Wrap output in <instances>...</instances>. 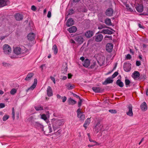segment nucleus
<instances>
[{"instance_id": "f03ea898", "label": "nucleus", "mask_w": 148, "mask_h": 148, "mask_svg": "<svg viewBox=\"0 0 148 148\" xmlns=\"http://www.w3.org/2000/svg\"><path fill=\"white\" fill-rule=\"evenodd\" d=\"M35 37V35L33 33H30L28 34L27 38L28 40L30 42L27 44V45L29 46H31L34 44Z\"/></svg>"}, {"instance_id": "1a4fd4ad", "label": "nucleus", "mask_w": 148, "mask_h": 148, "mask_svg": "<svg viewBox=\"0 0 148 148\" xmlns=\"http://www.w3.org/2000/svg\"><path fill=\"white\" fill-rule=\"evenodd\" d=\"M131 68V64L129 63H124L123 65V69L124 70L127 72L130 71Z\"/></svg>"}, {"instance_id": "39448f33", "label": "nucleus", "mask_w": 148, "mask_h": 148, "mask_svg": "<svg viewBox=\"0 0 148 148\" xmlns=\"http://www.w3.org/2000/svg\"><path fill=\"white\" fill-rule=\"evenodd\" d=\"M103 127V126L101 124L100 122L98 121L94 127L93 129L94 131L97 133L100 131L102 130V128Z\"/></svg>"}, {"instance_id": "f704fd0d", "label": "nucleus", "mask_w": 148, "mask_h": 148, "mask_svg": "<svg viewBox=\"0 0 148 148\" xmlns=\"http://www.w3.org/2000/svg\"><path fill=\"white\" fill-rule=\"evenodd\" d=\"M34 108L37 111H41L43 110V107L40 105L35 106Z\"/></svg>"}, {"instance_id": "603ef678", "label": "nucleus", "mask_w": 148, "mask_h": 148, "mask_svg": "<svg viewBox=\"0 0 148 148\" xmlns=\"http://www.w3.org/2000/svg\"><path fill=\"white\" fill-rule=\"evenodd\" d=\"M50 78L53 81L54 84H55L56 83V81L55 78L52 76H51L50 77Z\"/></svg>"}, {"instance_id": "7ed1b4c3", "label": "nucleus", "mask_w": 148, "mask_h": 148, "mask_svg": "<svg viewBox=\"0 0 148 148\" xmlns=\"http://www.w3.org/2000/svg\"><path fill=\"white\" fill-rule=\"evenodd\" d=\"M64 124L63 121L61 120L56 121L52 123L54 131L60 128V126Z\"/></svg>"}, {"instance_id": "5fc2aeb1", "label": "nucleus", "mask_w": 148, "mask_h": 148, "mask_svg": "<svg viewBox=\"0 0 148 148\" xmlns=\"http://www.w3.org/2000/svg\"><path fill=\"white\" fill-rule=\"evenodd\" d=\"M5 107V105L4 103H0V108H3Z\"/></svg>"}, {"instance_id": "864d4df0", "label": "nucleus", "mask_w": 148, "mask_h": 148, "mask_svg": "<svg viewBox=\"0 0 148 148\" xmlns=\"http://www.w3.org/2000/svg\"><path fill=\"white\" fill-rule=\"evenodd\" d=\"M141 65V63L140 61H137L136 62V65L137 66H139Z\"/></svg>"}, {"instance_id": "7c9ffc66", "label": "nucleus", "mask_w": 148, "mask_h": 148, "mask_svg": "<svg viewBox=\"0 0 148 148\" xmlns=\"http://www.w3.org/2000/svg\"><path fill=\"white\" fill-rule=\"evenodd\" d=\"M116 83L117 85L121 87H123V83L119 79H118L116 81Z\"/></svg>"}, {"instance_id": "2eb2a0df", "label": "nucleus", "mask_w": 148, "mask_h": 148, "mask_svg": "<svg viewBox=\"0 0 148 148\" xmlns=\"http://www.w3.org/2000/svg\"><path fill=\"white\" fill-rule=\"evenodd\" d=\"M140 108L143 111H146L147 109V106L145 102H143L140 106Z\"/></svg>"}, {"instance_id": "052dcab7", "label": "nucleus", "mask_w": 148, "mask_h": 148, "mask_svg": "<svg viewBox=\"0 0 148 148\" xmlns=\"http://www.w3.org/2000/svg\"><path fill=\"white\" fill-rule=\"evenodd\" d=\"M72 93L73 94V96L74 97H76L77 98H79H79H80L79 96L77 95H76L74 93Z\"/></svg>"}, {"instance_id": "bf43d9fd", "label": "nucleus", "mask_w": 148, "mask_h": 148, "mask_svg": "<svg viewBox=\"0 0 148 148\" xmlns=\"http://www.w3.org/2000/svg\"><path fill=\"white\" fill-rule=\"evenodd\" d=\"M89 141L91 142H93L96 144L98 143L96 141L92 140L91 138H90L89 139Z\"/></svg>"}, {"instance_id": "de8ad7c7", "label": "nucleus", "mask_w": 148, "mask_h": 148, "mask_svg": "<svg viewBox=\"0 0 148 148\" xmlns=\"http://www.w3.org/2000/svg\"><path fill=\"white\" fill-rule=\"evenodd\" d=\"M125 58L127 60L130 59L132 58V57L130 54H128L125 56Z\"/></svg>"}, {"instance_id": "9d476101", "label": "nucleus", "mask_w": 148, "mask_h": 148, "mask_svg": "<svg viewBox=\"0 0 148 148\" xmlns=\"http://www.w3.org/2000/svg\"><path fill=\"white\" fill-rule=\"evenodd\" d=\"M75 40L78 44L80 45L82 44L84 41L83 37L80 36H76L75 38Z\"/></svg>"}, {"instance_id": "6e6552de", "label": "nucleus", "mask_w": 148, "mask_h": 148, "mask_svg": "<svg viewBox=\"0 0 148 148\" xmlns=\"http://www.w3.org/2000/svg\"><path fill=\"white\" fill-rule=\"evenodd\" d=\"M10 3L8 0H0V8L8 5Z\"/></svg>"}, {"instance_id": "5701e85b", "label": "nucleus", "mask_w": 148, "mask_h": 148, "mask_svg": "<svg viewBox=\"0 0 148 148\" xmlns=\"http://www.w3.org/2000/svg\"><path fill=\"white\" fill-rule=\"evenodd\" d=\"M52 132V129L50 125H49L47 129L44 131V134L46 135H48L49 134L51 133Z\"/></svg>"}, {"instance_id": "4c0bfd02", "label": "nucleus", "mask_w": 148, "mask_h": 148, "mask_svg": "<svg viewBox=\"0 0 148 148\" xmlns=\"http://www.w3.org/2000/svg\"><path fill=\"white\" fill-rule=\"evenodd\" d=\"M67 70V66L65 67H63L61 71L62 73L63 74H65Z\"/></svg>"}, {"instance_id": "412c9836", "label": "nucleus", "mask_w": 148, "mask_h": 148, "mask_svg": "<svg viewBox=\"0 0 148 148\" xmlns=\"http://www.w3.org/2000/svg\"><path fill=\"white\" fill-rule=\"evenodd\" d=\"M101 33L109 35L112 34L113 33L112 31L108 29H103L101 31Z\"/></svg>"}, {"instance_id": "4468645a", "label": "nucleus", "mask_w": 148, "mask_h": 148, "mask_svg": "<svg viewBox=\"0 0 148 148\" xmlns=\"http://www.w3.org/2000/svg\"><path fill=\"white\" fill-rule=\"evenodd\" d=\"M37 83V80L36 79H34V83L33 85L29 88H28L26 90V91L27 92L29 90H33L36 87Z\"/></svg>"}, {"instance_id": "4d7b16f0", "label": "nucleus", "mask_w": 148, "mask_h": 148, "mask_svg": "<svg viewBox=\"0 0 148 148\" xmlns=\"http://www.w3.org/2000/svg\"><path fill=\"white\" fill-rule=\"evenodd\" d=\"M145 77L146 76L145 75H141L140 77V79H145Z\"/></svg>"}, {"instance_id": "423d86ee", "label": "nucleus", "mask_w": 148, "mask_h": 148, "mask_svg": "<svg viewBox=\"0 0 148 148\" xmlns=\"http://www.w3.org/2000/svg\"><path fill=\"white\" fill-rule=\"evenodd\" d=\"M127 108L128 111H127L126 112L127 115L130 117H132L133 116V112L132 111L133 106L131 104H130L127 106Z\"/></svg>"}, {"instance_id": "49530a36", "label": "nucleus", "mask_w": 148, "mask_h": 148, "mask_svg": "<svg viewBox=\"0 0 148 148\" xmlns=\"http://www.w3.org/2000/svg\"><path fill=\"white\" fill-rule=\"evenodd\" d=\"M79 101L78 102V106L79 107H80L81 106L82 101V99H81V98H79Z\"/></svg>"}, {"instance_id": "4be33fe9", "label": "nucleus", "mask_w": 148, "mask_h": 148, "mask_svg": "<svg viewBox=\"0 0 148 148\" xmlns=\"http://www.w3.org/2000/svg\"><path fill=\"white\" fill-rule=\"evenodd\" d=\"M16 19L18 21L22 20L23 19V16L22 14L19 13L16 14L15 15Z\"/></svg>"}, {"instance_id": "a878e982", "label": "nucleus", "mask_w": 148, "mask_h": 148, "mask_svg": "<svg viewBox=\"0 0 148 148\" xmlns=\"http://www.w3.org/2000/svg\"><path fill=\"white\" fill-rule=\"evenodd\" d=\"M136 10L139 12H141L143 11V6L141 4L138 5L136 7Z\"/></svg>"}, {"instance_id": "cd10ccee", "label": "nucleus", "mask_w": 148, "mask_h": 148, "mask_svg": "<svg viewBox=\"0 0 148 148\" xmlns=\"http://www.w3.org/2000/svg\"><path fill=\"white\" fill-rule=\"evenodd\" d=\"M140 76V74L139 72L135 71L132 74V77L134 78H136Z\"/></svg>"}, {"instance_id": "0e129e2a", "label": "nucleus", "mask_w": 148, "mask_h": 148, "mask_svg": "<svg viewBox=\"0 0 148 148\" xmlns=\"http://www.w3.org/2000/svg\"><path fill=\"white\" fill-rule=\"evenodd\" d=\"M72 75L70 73L68 74V78L69 79L71 78L72 76Z\"/></svg>"}, {"instance_id": "dca6fc26", "label": "nucleus", "mask_w": 148, "mask_h": 148, "mask_svg": "<svg viewBox=\"0 0 148 148\" xmlns=\"http://www.w3.org/2000/svg\"><path fill=\"white\" fill-rule=\"evenodd\" d=\"M113 48V45L111 43H108L106 46V50L109 52H111Z\"/></svg>"}, {"instance_id": "c756f323", "label": "nucleus", "mask_w": 148, "mask_h": 148, "mask_svg": "<svg viewBox=\"0 0 148 148\" xmlns=\"http://www.w3.org/2000/svg\"><path fill=\"white\" fill-rule=\"evenodd\" d=\"M90 119L88 118L85 121L84 123V124L83 126L85 128V129H86L87 126L89 124L90 121Z\"/></svg>"}, {"instance_id": "a211bd4d", "label": "nucleus", "mask_w": 148, "mask_h": 148, "mask_svg": "<svg viewBox=\"0 0 148 148\" xmlns=\"http://www.w3.org/2000/svg\"><path fill=\"white\" fill-rule=\"evenodd\" d=\"M47 94L49 97L52 96L53 95L52 88L50 86H48L47 90Z\"/></svg>"}, {"instance_id": "f257e3e1", "label": "nucleus", "mask_w": 148, "mask_h": 148, "mask_svg": "<svg viewBox=\"0 0 148 148\" xmlns=\"http://www.w3.org/2000/svg\"><path fill=\"white\" fill-rule=\"evenodd\" d=\"M28 51V49L23 46H21V47H16L13 49V52L15 54L20 55L21 56L26 55Z\"/></svg>"}, {"instance_id": "3c124183", "label": "nucleus", "mask_w": 148, "mask_h": 148, "mask_svg": "<svg viewBox=\"0 0 148 148\" xmlns=\"http://www.w3.org/2000/svg\"><path fill=\"white\" fill-rule=\"evenodd\" d=\"M62 101L63 102H64L66 100L67 98L65 96L62 97Z\"/></svg>"}, {"instance_id": "f3484780", "label": "nucleus", "mask_w": 148, "mask_h": 148, "mask_svg": "<svg viewBox=\"0 0 148 148\" xmlns=\"http://www.w3.org/2000/svg\"><path fill=\"white\" fill-rule=\"evenodd\" d=\"M95 40L97 42L101 41L103 38V36L101 34L96 35L95 36Z\"/></svg>"}, {"instance_id": "c03bdc74", "label": "nucleus", "mask_w": 148, "mask_h": 148, "mask_svg": "<svg viewBox=\"0 0 148 148\" xmlns=\"http://www.w3.org/2000/svg\"><path fill=\"white\" fill-rule=\"evenodd\" d=\"M9 118V116L8 115H5L3 118V121H5Z\"/></svg>"}, {"instance_id": "09e8293b", "label": "nucleus", "mask_w": 148, "mask_h": 148, "mask_svg": "<svg viewBox=\"0 0 148 148\" xmlns=\"http://www.w3.org/2000/svg\"><path fill=\"white\" fill-rule=\"evenodd\" d=\"M74 10L72 9H71L69 10V13L68 15H72L74 13Z\"/></svg>"}, {"instance_id": "37998d69", "label": "nucleus", "mask_w": 148, "mask_h": 148, "mask_svg": "<svg viewBox=\"0 0 148 148\" xmlns=\"http://www.w3.org/2000/svg\"><path fill=\"white\" fill-rule=\"evenodd\" d=\"M106 26L104 24H102L99 25L98 27V29H101L106 28Z\"/></svg>"}, {"instance_id": "6ab92c4d", "label": "nucleus", "mask_w": 148, "mask_h": 148, "mask_svg": "<svg viewBox=\"0 0 148 148\" xmlns=\"http://www.w3.org/2000/svg\"><path fill=\"white\" fill-rule=\"evenodd\" d=\"M74 21L72 18H69L66 22V26L68 27L71 26L74 24Z\"/></svg>"}, {"instance_id": "69168bd1", "label": "nucleus", "mask_w": 148, "mask_h": 148, "mask_svg": "<svg viewBox=\"0 0 148 148\" xmlns=\"http://www.w3.org/2000/svg\"><path fill=\"white\" fill-rule=\"evenodd\" d=\"M130 53L132 54V55L134 54V52L133 50L132 49H130Z\"/></svg>"}, {"instance_id": "a18cd8bd", "label": "nucleus", "mask_w": 148, "mask_h": 148, "mask_svg": "<svg viewBox=\"0 0 148 148\" xmlns=\"http://www.w3.org/2000/svg\"><path fill=\"white\" fill-rule=\"evenodd\" d=\"M118 73L117 72H115L112 76V78L113 79L116 77L118 74Z\"/></svg>"}, {"instance_id": "9b49d317", "label": "nucleus", "mask_w": 148, "mask_h": 148, "mask_svg": "<svg viewBox=\"0 0 148 148\" xmlns=\"http://www.w3.org/2000/svg\"><path fill=\"white\" fill-rule=\"evenodd\" d=\"M34 125L35 127L37 128L41 129L42 131H44L43 125L39 122H35L34 124Z\"/></svg>"}, {"instance_id": "aec40b11", "label": "nucleus", "mask_w": 148, "mask_h": 148, "mask_svg": "<svg viewBox=\"0 0 148 148\" xmlns=\"http://www.w3.org/2000/svg\"><path fill=\"white\" fill-rule=\"evenodd\" d=\"M113 82V80L111 79L110 77L108 78L103 83V85H106L107 84L112 83Z\"/></svg>"}, {"instance_id": "bb28decb", "label": "nucleus", "mask_w": 148, "mask_h": 148, "mask_svg": "<svg viewBox=\"0 0 148 148\" xmlns=\"http://www.w3.org/2000/svg\"><path fill=\"white\" fill-rule=\"evenodd\" d=\"M83 65L86 67H88L90 65V61L89 59H87L85 60L83 63Z\"/></svg>"}, {"instance_id": "72a5a7b5", "label": "nucleus", "mask_w": 148, "mask_h": 148, "mask_svg": "<svg viewBox=\"0 0 148 148\" xmlns=\"http://www.w3.org/2000/svg\"><path fill=\"white\" fill-rule=\"evenodd\" d=\"M52 49L54 51V54L55 55L56 54L58 53V49L56 45L55 44L53 45Z\"/></svg>"}, {"instance_id": "b1692460", "label": "nucleus", "mask_w": 148, "mask_h": 148, "mask_svg": "<svg viewBox=\"0 0 148 148\" xmlns=\"http://www.w3.org/2000/svg\"><path fill=\"white\" fill-rule=\"evenodd\" d=\"M93 33L92 31H88L85 33V36L87 38H89L93 36Z\"/></svg>"}, {"instance_id": "ddd939ff", "label": "nucleus", "mask_w": 148, "mask_h": 148, "mask_svg": "<svg viewBox=\"0 0 148 148\" xmlns=\"http://www.w3.org/2000/svg\"><path fill=\"white\" fill-rule=\"evenodd\" d=\"M113 10L112 8H108L106 11V14L108 16H111L113 14Z\"/></svg>"}, {"instance_id": "c9c22d12", "label": "nucleus", "mask_w": 148, "mask_h": 148, "mask_svg": "<svg viewBox=\"0 0 148 148\" xmlns=\"http://www.w3.org/2000/svg\"><path fill=\"white\" fill-rule=\"evenodd\" d=\"M66 86L68 87V90H71L73 89L74 88V85H71L70 83H68L66 85Z\"/></svg>"}, {"instance_id": "20e7f679", "label": "nucleus", "mask_w": 148, "mask_h": 148, "mask_svg": "<svg viewBox=\"0 0 148 148\" xmlns=\"http://www.w3.org/2000/svg\"><path fill=\"white\" fill-rule=\"evenodd\" d=\"M3 50L4 53L6 54H9L12 51L11 47L9 45L6 44L3 45Z\"/></svg>"}, {"instance_id": "a19ab883", "label": "nucleus", "mask_w": 148, "mask_h": 148, "mask_svg": "<svg viewBox=\"0 0 148 148\" xmlns=\"http://www.w3.org/2000/svg\"><path fill=\"white\" fill-rule=\"evenodd\" d=\"M130 80L127 79H126L125 80V84L127 87L130 86L129 84L130 83Z\"/></svg>"}, {"instance_id": "8fccbe9b", "label": "nucleus", "mask_w": 148, "mask_h": 148, "mask_svg": "<svg viewBox=\"0 0 148 148\" xmlns=\"http://www.w3.org/2000/svg\"><path fill=\"white\" fill-rule=\"evenodd\" d=\"M109 112L111 113H116L117 112L116 110H109Z\"/></svg>"}, {"instance_id": "58836bf2", "label": "nucleus", "mask_w": 148, "mask_h": 148, "mask_svg": "<svg viewBox=\"0 0 148 148\" xmlns=\"http://www.w3.org/2000/svg\"><path fill=\"white\" fill-rule=\"evenodd\" d=\"M62 130L60 129L58 130L56 132L54 133V134L57 136H60L61 134Z\"/></svg>"}, {"instance_id": "680f3d73", "label": "nucleus", "mask_w": 148, "mask_h": 148, "mask_svg": "<svg viewBox=\"0 0 148 148\" xmlns=\"http://www.w3.org/2000/svg\"><path fill=\"white\" fill-rule=\"evenodd\" d=\"M138 26L139 28L143 29H144V27L143 26H142L141 25L140 23H138Z\"/></svg>"}, {"instance_id": "2f4dec72", "label": "nucleus", "mask_w": 148, "mask_h": 148, "mask_svg": "<svg viewBox=\"0 0 148 148\" xmlns=\"http://www.w3.org/2000/svg\"><path fill=\"white\" fill-rule=\"evenodd\" d=\"M105 23L107 25L109 26L112 25V23L111 19L110 18H106L105 20Z\"/></svg>"}, {"instance_id": "e433bc0d", "label": "nucleus", "mask_w": 148, "mask_h": 148, "mask_svg": "<svg viewBox=\"0 0 148 148\" xmlns=\"http://www.w3.org/2000/svg\"><path fill=\"white\" fill-rule=\"evenodd\" d=\"M41 116V118L44 120L45 121H47V118L46 115L45 114H40Z\"/></svg>"}, {"instance_id": "473e14b6", "label": "nucleus", "mask_w": 148, "mask_h": 148, "mask_svg": "<svg viewBox=\"0 0 148 148\" xmlns=\"http://www.w3.org/2000/svg\"><path fill=\"white\" fill-rule=\"evenodd\" d=\"M77 103L76 101L73 99L71 98L69 99V104L74 105L76 104Z\"/></svg>"}, {"instance_id": "c85d7f7f", "label": "nucleus", "mask_w": 148, "mask_h": 148, "mask_svg": "<svg viewBox=\"0 0 148 148\" xmlns=\"http://www.w3.org/2000/svg\"><path fill=\"white\" fill-rule=\"evenodd\" d=\"M33 73H28L26 77L25 78V80L26 81H29L30 79L31 78L34 76Z\"/></svg>"}, {"instance_id": "ea45409f", "label": "nucleus", "mask_w": 148, "mask_h": 148, "mask_svg": "<svg viewBox=\"0 0 148 148\" xmlns=\"http://www.w3.org/2000/svg\"><path fill=\"white\" fill-rule=\"evenodd\" d=\"M125 5L126 7V8L128 11H129L130 12L133 11V9L131 8L130 7V5H129V4H126Z\"/></svg>"}, {"instance_id": "79ce46f5", "label": "nucleus", "mask_w": 148, "mask_h": 148, "mask_svg": "<svg viewBox=\"0 0 148 148\" xmlns=\"http://www.w3.org/2000/svg\"><path fill=\"white\" fill-rule=\"evenodd\" d=\"M16 89L13 88L11 90L10 93L11 95H14L16 92Z\"/></svg>"}, {"instance_id": "0eeeda50", "label": "nucleus", "mask_w": 148, "mask_h": 148, "mask_svg": "<svg viewBox=\"0 0 148 148\" xmlns=\"http://www.w3.org/2000/svg\"><path fill=\"white\" fill-rule=\"evenodd\" d=\"M77 116L80 119L81 121H83L85 119V115L83 114V113L80 111V108H79L77 109Z\"/></svg>"}, {"instance_id": "393cba45", "label": "nucleus", "mask_w": 148, "mask_h": 148, "mask_svg": "<svg viewBox=\"0 0 148 148\" xmlns=\"http://www.w3.org/2000/svg\"><path fill=\"white\" fill-rule=\"evenodd\" d=\"M77 30L76 27L74 26H72L68 29V31L70 33H73L75 32Z\"/></svg>"}, {"instance_id": "338daca9", "label": "nucleus", "mask_w": 148, "mask_h": 148, "mask_svg": "<svg viewBox=\"0 0 148 148\" xmlns=\"http://www.w3.org/2000/svg\"><path fill=\"white\" fill-rule=\"evenodd\" d=\"M56 97L58 99H60L61 97V96L59 94H57L56 95Z\"/></svg>"}, {"instance_id": "6e6d98bb", "label": "nucleus", "mask_w": 148, "mask_h": 148, "mask_svg": "<svg viewBox=\"0 0 148 148\" xmlns=\"http://www.w3.org/2000/svg\"><path fill=\"white\" fill-rule=\"evenodd\" d=\"M31 9L32 10L36 11V8L35 6L32 5L31 7Z\"/></svg>"}, {"instance_id": "e2e57ef3", "label": "nucleus", "mask_w": 148, "mask_h": 148, "mask_svg": "<svg viewBox=\"0 0 148 148\" xmlns=\"http://www.w3.org/2000/svg\"><path fill=\"white\" fill-rule=\"evenodd\" d=\"M105 38H109L110 39H112V36H106Z\"/></svg>"}, {"instance_id": "13d9d810", "label": "nucleus", "mask_w": 148, "mask_h": 148, "mask_svg": "<svg viewBox=\"0 0 148 148\" xmlns=\"http://www.w3.org/2000/svg\"><path fill=\"white\" fill-rule=\"evenodd\" d=\"M51 12L50 11H49L48 13L47 17L48 18H49L51 17Z\"/></svg>"}, {"instance_id": "774afa93", "label": "nucleus", "mask_w": 148, "mask_h": 148, "mask_svg": "<svg viewBox=\"0 0 148 148\" xmlns=\"http://www.w3.org/2000/svg\"><path fill=\"white\" fill-rule=\"evenodd\" d=\"M70 42L72 43H75V41L73 39H71L70 40Z\"/></svg>"}, {"instance_id": "f8f14e48", "label": "nucleus", "mask_w": 148, "mask_h": 148, "mask_svg": "<svg viewBox=\"0 0 148 148\" xmlns=\"http://www.w3.org/2000/svg\"><path fill=\"white\" fill-rule=\"evenodd\" d=\"M92 90L96 93H99L103 91L104 89L100 87H93L92 88Z\"/></svg>"}]
</instances>
